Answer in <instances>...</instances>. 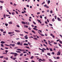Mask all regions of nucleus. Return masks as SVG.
I'll list each match as a JSON object with an SVG mask.
<instances>
[{
  "label": "nucleus",
  "instance_id": "obj_1",
  "mask_svg": "<svg viewBox=\"0 0 62 62\" xmlns=\"http://www.w3.org/2000/svg\"><path fill=\"white\" fill-rule=\"evenodd\" d=\"M45 50H46V49H45L44 48H43L42 49V52H43V53H44V51H45Z\"/></svg>",
  "mask_w": 62,
  "mask_h": 62
},
{
  "label": "nucleus",
  "instance_id": "obj_2",
  "mask_svg": "<svg viewBox=\"0 0 62 62\" xmlns=\"http://www.w3.org/2000/svg\"><path fill=\"white\" fill-rule=\"evenodd\" d=\"M14 56L15 57L16 56H17L18 55V54L17 53H14Z\"/></svg>",
  "mask_w": 62,
  "mask_h": 62
},
{
  "label": "nucleus",
  "instance_id": "obj_3",
  "mask_svg": "<svg viewBox=\"0 0 62 62\" xmlns=\"http://www.w3.org/2000/svg\"><path fill=\"white\" fill-rule=\"evenodd\" d=\"M58 54H57V55H60V54H61V53L60 52H58Z\"/></svg>",
  "mask_w": 62,
  "mask_h": 62
},
{
  "label": "nucleus",
  "instance_id": "obj_4",
  "mask_svg": "<svg viewBox=\"0 0 62 62\" xmlns=\"http://www.w3.org/2000/svg\"><path fill=\"white\" fill-rule=\"evenodd\" d=\"M3 16L4 19H6V14H4L3 15Z\"/></svg>",
  "mask_w": 62,
  "mask_h": 62
},
{
  "label": "nucleus",
  "instance_id": "obj_5",
  "mask_svg": "<svg viewBox=\"0 0 62 62\" xmlns=\"http://www.w3.org/2000/svg\"><path fill=\"white\" fill-rule=\"evenodd\" d=\"M24 38L25 39H28V37H27V35H26L24 37Z\"/></svg>",
  "mask_w": 62,
  "mask_h": 62
},
{
  "label": "nucleus",
  "instance_id": "obj_6",
  "mask_svg": "<svg viewBox=\"0 0 62 62\" xmlns=\"http://www.w3.org/2000/svg\"><path fill=\"white\" fill-rule=\"evenodd\" d=\"M10 45L11 46H12L14 47V46H15V44H10Z\"/></svg>",
  "mask_w": 62,
  "mask_h": 62
},
{
  "label": "nucleus",
  "instance_id": "obj_7",
  "mask_svg": "<svg viewBox=\"0 0 62 62\" xmlns=\"http://www.w3.org/2000/svg\"><path fill=\"white\" fill-rule=\"evenodd\" d=\"M33 29H34V30H36V31H38V30L37 29L35 28H33Z\"/></svg>",
  "mask_w": 62,
  "mask_h": 62
},
{
  "label": "nucleus",
  "instance_id": "obj_8",
  "mask_svg": "<svg viewBox=\"0 0 62 62\" xmlns=\"http://www.w3.org/2000/svg\"><path fill=\"white\" fill-rule=\"evenodd\" d=\"M0 43H2V44H4V43H5V42L3 41H2L0 42Z\"/></svg>",
  "mask_w": 62,
  "mask_h": 62
},
{
  "label": "nucleus",
  "instance_id": "obj_9",
  "mask_svg": "<svg viewBox=\"0 0 62 62\" xmlns=\"http://www.w3.org/2000/svg\"><path fill=\"white\" fill-rule=\"evenodd\" d=\"M22 23L24 24H25V22L23 21L22 22Z\"/></svg>",
  "mask_w": 62,
  "mask_h": 62
},
{
  "label": "nucleus",
  "instance_id": "obj_10",
  "mask_svg": "<svg viewBox=\"0 0 62 62\" xmlns=\"http://www.w3.org/2000/svg\"><path fill=\"white\" fill-rule=\"evenodd\" d=\"M8 23L9 24H12V21H10L8 22Z\"/></svg>",
  "mask_w": 62,
  "mask_h": 62
},
{
  "label": "nucleus",
  "instance_id": "obj_11",
  "mask_svg": "<svg viewBox=\"0 0 62 62\" xmlns=\"http://www.w3.org/2000/svg\"><path fill=\"white\" fill-rule=\"evenodd\" d=\"M57 19L59 21H61V19H60V18H59L57 17Z\"/></svg>",
  "mask_w": 62,
  "mask_h": 62
},
{
  "label": "nucleus",
  "instance_id": "obj_12",
  "mask_svg": "<svg viewBox=\"0 0 62 62\" xmlns=\"http://www.w3.org/2000/svg\"><path fill=\"white\" fill-rule=\"evenodd\" d=\"M39 61H42L43 62V60H42V59H39Z\"/></svg>",
  "mask_w": 62,
  "mask_h": 62
},
{
  "label": "nucleus",
  "instance_id": "obj_13",
  "mask_svg": "<svg viewBox=\"0 0 62 62\" xmlns=\"http://www.w3.org/2000/svg\"><path fill=\"white\" fill-rule=\"evenodd\" d=\"M24 45H26V46H28V44L26 43H24L23 44Z\"/></svg>",
  "mask_w": 62,
  "mask_h": 62
},
{
  "label": "nucleus",
  "instance_id": "obj_14",
  "mask_svg": "<svg viewBox=\"0 0 62 62\" xmlns=\"http://www.w3.org/2000/svg\"><path fill=\"white\" fill-rule=\"evenodd\" d=\"M21 51H22V52H25V50L24 49H21Z\"/></svg>",
  "mask_w": 62,
  "mask_h": 62
},
{
  "label": "nucleus",
  "instance_id": "obj_15",
  "mask_svg": "<svg viewBox=\"0 0 62 62\" xmlns=\"http://www.w3.org/2000/svg\"><path fill=\"white\" fill-rule=\"evenodd\" d=\"M15 31H16V32H20V31H18V30H15Z\"/></svg>",
  "mask_w": 62,
  "mask_h": 62
},
{
  "label": "nucleus",
  "instance_id": "obj_16",
  "mask_svg": "<svg viewBox=\"0 0 62 62\" xmlns=\"http://www.w3.org/2000/svg\"><path fill=\"white\" fill-rule=\"evenodd\" d=\"M16 52H17V53H21V52L20 51H17V50H16Z\"/></svg>",
  "mask_w": 62,
  "mask_h": 62
},
{
  "label": "nucleus",
  "instance_id": "obj_17",
  "mask_svg": "<svg viewBox=\"0 0 62 62\" xmlns=\"http://www.w3.org/2000/svg\"><path fill=\"white\" fill-rule=\"evenodd\" d=\"M17 51H21V49H17Z\"/></svg>",
  "mask_w": 62,
  "mask_h": 62
},
{
  "label": "nucleus",
  "instance_id": "obj_18",
  "mask_svg": "<svg viewBox=\"0 0 62 62\" xmlns=\"http://www.w3.org/2000/svg\"><path fill=\"white\" fill-rule=\"evenodd\" d=\"M49 49L50 50V51H52V52L53 51V50H52V49L51 48H49Z\"/></svg>",
  "mask_w": 62,
  "mask_h": 62
},
{
  "label": "nucleus",
  "instance_id": "obj_19",
  "mask_svg": "<svg viewBox=\"0 0 62 62\" xmlns=\"http://www.w3.org/2000/svg\"><path fill=\"white\" fill-rule=\"evenodd\" d=\"M50 3V0H48V1L47 3L48 4H49Z\"/></svg>",
  "mask_w": 62,
  "mask_h": 62
},
{
  "label": "nucleus",
  "instance_id": "obj_20",
  "mask_svg": "<svg viewBox=\"0 0 62 62\" xmlns=\"http://www.w3.org/2000/svg\"><path fill=\"white\" fill-rule=\"evenodd\" d=\"M12 14L13 15H14V14H15V13H14V12H12Z\"/></svg>",
  "mask_w": 62,
  "mask_h": 62
},
{
  "label": "nucleus",
  "instance_id": "obj_21",
  "mask_svg": "<svg viewBox=\"0 0 62 62\" xmlns=\"http://www.w3.org/2000/svg\"><path fill=\"white\" fill-rule=\"evenodd\" d=\"M49 61L51 62H53L52 61V59H49Z\"/></svg>",
  "mask_w": 62,
  "mask_h": 62
},
{
  "label": "nucleus",
  "instance_id": "obj_22",
  "mask_svg": "<svg viewBox=\"0 0 62 62\" xmlns=\"http://www.w3.org/2000/svg\"><path fill=\"white\" fill-rule=\"evenodd\" d=\"M47 55H49V56H51V54H50V53H48L47 54Z\"/></svg>",
  "mask_w": 62,
  "mask_h": 62
},
{
  "label": "nucleus",
  "instance_id": "obj_23",
  "mask_svg": "<svg viewBox=\"0 0 62 62\" xmlns=\"http://www.w3.org/2000/svg\"><path fill=\"white\" fill-rule=\"evenodd\" d=\"M0 31L1 32H3L4 31V30H3V29H1L0 30Z\"/></svg>",
  "mask_w": 62,
  "mask_h": 62
},
{
  "label": "nucleus",
  "instance_id": "obj_24",
  "mask_svg": "<svg viewBox=\"0 0 62 62\" xmlns=\"http://www.w3.org/2000/svg\"><path fill=\"white\" fill-rule=\"evenodd\" d=\"M4 58V56H0V58Z\"/></svg>",
  "mask_w": 62,
  "mask_h": 62
},
{
  "label": "nucleus",
  "instance_id": "obj_25",
  "mask_svg": "<svg viewBox=\"0 0 62 62\" xmlns=\"http://www.w3.org/2000/svg\"><path fill=\"white\" fill-rule=\"evenodd\" d=\"M17 44L18 45H20V42H17Z\"/></svg>",
  "mask_w": 62,
  "mask_h": 62
},
{
  "label": "nucleus",
  "instance_id": "obj_26",
  "mask_svg": "<svg viewBox=\"0 0 62 62\" xmlns=\"http://www.w3.org/2000/svg\"><path fill=\"white\" fill-rule=\"evenodd\" d=\"M0 2L1 3H4V1H3L0 0Z\"/></svg>",
  "mask_w": 62,
  "mask_h": 62
},
{
  "label": "nucleus",
  "instance_id": "obj_27",
  "mask_svg": "<svg viewBox=\"0 0 62 62\" xmlns=\"http://www.w3.org/2000/svg\"><path fill=\"white\" fill-rule=\"evenodd\" d=\"M37 21H38V23H39L40 22H41L39 20L37 19Z\"/></svg>",
  "mask_w": 62,
  "mask_h": 62
},
{
  "label": "nucleus",
  "instance_id": "obj_28",
  "mask_svg": "<svg viewBox=\"0 0 62 62\" xmlns=\"http://www.w3.org/2000/svg\"><path fill=\"white\" fill-rule=\"evenodd\" d=\"M5 52L6 53H7L8 52V51L7 50H6L5 51Z\"/></svg>",
  "mask_w": 62,
  "mask_h": 62
},
{
  "label": "nucleus",
  "instance_id": "obj_29",
  "mask_svg": "<svg viewBox=\"0 0 62 62\" xmlns=\"http://www.w3.org/2000/svg\"><path fill=\"white\" fill-rule=\"evenodd\" d=\"M1 47H4V45H3V44H1Z\"/></svg>",
  "mask_w": 62,
  "mask_h": 62
},
{
  "label": "nucleus",
  "instance_id": "obj_30",
  "mask_svg": "<svg viewBox=\"0 0 62 62\" xmlns=\"http://www.w3.org/2000/svg\"><path fill=\"white\" fill-rule=\"evenodd\" d=\"M16 59V57H14L13 58H12V59L14 60H15V59Z\"/></svg>",
  "mask_w": 62,
  "mask_h": 62
},
{
  "label": "nucleus",
  "instance_id": "obj_31",
  "mask_svg": "<svg viewBox=\"0 0 62 62\" xmlns=\"http://www.w3.org/2000/svg\"><path fill=\"white\" fill-rule=\"evenodd\" d=\"M20 45L21 46L23 45V43L21 42V43H20Z\"/></svg>",
  "mask_w": 62,
  "mask_h": 62
},
{
  "label": "nucleus",
  "instance_id": "obj_32",
  "mask_svg": "<svg viewBox=\"0 0 62 62\" xmlns=\"http://www.w3.org/2000/svg\"><path fill=\"white\" fill-rule=\"evenodd\" d=\"M34 39H35V40H38V39L37 38H34Z\"/></svg>",
  "mask_w": 62,
  "mask_h": 62
},
{
  "label": "nucleus",
  "instance_id": "obj_33",
  "mask_svg": "<svg viewBox=\"0 0 62 62\" xmlns=\"http://www.w3.org/2000/svg\"><path fill=\"white\" fill-rule=\"evenodd\" d=\"M14 54V53L12 52L10 53L11 54Z\"/></svg>",
  "mask_w": 62,
  "mask_h": 62
},
{
  "label": "nucleus",
  "instance_id": "obj_34",
  "mask_svg": "<svg viewBox=\"0 0 62 62\" xmlns=\"http://www.w3.org/2000/svg\"><path fill=\"white\" fill-rule=\"evenodd\" d=\"M58 44L59 45V46H60V47H62V46H61V45L60 44H59V43H58Z\"/></svg>",
  "mask_w": 62,
  "mask_h": 62
},
{
  "label": "nucleus",
  "instance_id": "obj_35",
  "mask_svg": "<svg viewBox=\"0 0 62 62\" xmlns=\"http://www.w3.org/2000/svg\"><path fill=\"white\" fill-rule=\"evenodd\" d=\"M32 32L33 33H34V34H35V31H32Z\"/></svg>",
  "mask_w": 62,
  "mask_h": 62
},
{
  "label": "nucleus",
  "instance_id": "obj_36",
  "mask_svg": "<svg viewBox=\"0 0 62 62\" xmlns=\"http://www.w3.org/2000/svg\"><path fill=\"white\" fill-rule=\"evenodd\" d=\"M33 57H34V56H32L30 58L31 59H32Z\"/></svg>",
  "mask_w": 62,
  "mask_h": 62
},
{
  "label": "nucleus",
  "instance_id": "obj_37",
  "mask_svg": "<svg viewBox=\"0 0 62 62\" xmlns=\"http://www.w3.org/2000/svg\"><path fill=\"white\" fill-rule=\"evenodd\" d=\"M8 34H12V33H11V32H9L8 33Z\"/></svg>",
  "mask_w": 62,
  "mask_h": 62
},
{
  "label": "nucleus",
  "instance_id": "obj_38",
  "mask_svg": "<svg viewBox=\"0 0 62 62\" xmlns=\"http://www.w3.org/2000/svg\"><path fill=\"white\" fill-rule=\"evenodd\" d=\"M28 44H29V45H30V44H31V43H30L29 42H28Z\"/></svg>",
  "mask_w": 62,
  "mask_h": 62
},
{
  "label": "nucleus",
  "instance_id": "obj_39",
  "mask_svg": "<svg viewBox=\"0 0 62 62\" xmlns=\"http://www.w3.org/2000/svg\"><path fill=\"white\" fill-rule=\"evenodd\" d=\"M5 45H6V46H10L9 45H8L7 44H5Z\"/></svg>",
  "mask_w": 62,
  "mask_h": 62
},
{
  "label": "nucleus",
  "instance_id": "obj_40",
  "mask_svg": "<svg viewBox=\"0 0 62 62\" xmlns=\"http://www.w3.org/2000/svg\"><path fill=\"white\" fill-rule=\"evenodd\" d=\"M44 7H47V5H46V4H45V5H44Z\"/></svg>",
  "mask_w": 62,
  "mask_h": 62
},
{
  "label": "nucleus",
  "instance_id": "obj_41",
  "mask_svg": "<svg viewBox=\"0 0 62 62\" xmlns=\"http://www.w3.org/2000/svg\"><path fill=\"white\" fill-rule=\"evenodd\" d=\"M49 25H50V26H53V25H52V24H49Z\"/></svg>",
  "mask_w": 62,
  "mask_h": 62
},
{
  "label": "nucleus",
  "instance_id": "obj_42",
  "mask_svg": "<svg viewBox=\"0 0 62 62\" xmlns=\"http://www.w3.org/2000/svg\"><path fill=\"white\" fill-rule=\"evenodd\" d=\"M52 21L53 22H54V19L53 18L52 19Z\"/></svg>",
  "mask_w": 62,
  "mask_h": 62
},
{
  "label": "nucleus",
  "instance_id": "obj_43",
  "mask_svg": "<svg viewBox=\"0 0 62 62\" xmlns=\"http://www.w3.org/2000/svg\"><path fill=\"white\" fill-rule=\"evenodd\" d=\"M5 49H8V48L7 47H5Z\"/></svg>",
  "mask_w": 62,
  "mask_h": 62
},
{
  "label": "nucleus",
  "instance_id": "obj_44",
  "mask_svg": "<svg viewBox=\"0 0 62 62\" xmlns=\"http://www.w3.org/2000/svg\"><path fill=\"white\" fill-rule=\"evenodd\" d=\"M33 23H34V24H36V23L34 22V21L33 22Z\"/></svg>",
  "mask_w": 62,
  "mask_h": 62
},
{
  "label": "nucleus",
  "instance_id": "obj_45",
  "mask_svg": "<svg viewBox=\"0 0 62 62\" xmlns=\"http://www.w3.org/2000/svg\"><path fill=\"white\" fill-rule=\"evenodd\" d=\"M5 59H6V60H8V57H7L5 58Z\"/></svg>",
  "mask_w": 62,
  "mask_h": 62
},
{
  "label": "nucleus",
  "instance_id": "obj_46",
  "mask_svg": "<svg viewBox=\"0 0 62 62\" xmlns=\"http://www.w3.org/2000/svg\"><path fill=\"white\" fill-rule=\"evenodd\" d=\"M59 42H60V43L61 44H62V41H59Z\"/></svg>",
  "mask_w": 62,
  "mask_h": 62
},
{
  "label": "nucleus",
  "instance_id": "obj_47",
  "mask_svg": "<svg viewBox=\"0 0 62 62\" xmlns=\"http://www.w3.org/2000/svg\"><path fill=\"white\" fill-rule=\"evenodd\" d=\"M5 24L6 26H8V24L5 23Z\"/></svg>",
  "mask_w": 62,
  "mask_h": 62
},
{
  "label": "nucleus",
  "instance_id": "obj_48",
  "mask_svg": "<svg viewBox=\"0 0 62 62\" xmlns=\"http://www.w3.org/2000/svg\"><path fill=\"white\" fill-rule=\"evenodd\" d=\"M28 29H29V30H31V28L29 27L28 28Z\"/></svg>",
  "mask_w": 62,
  "mask_h": 62
},
{
  "label": "nucleus",
  "instance_id": "obj_49",
  "mask_svg": "<svg viewBox=\"0 0 62 62\" xmlns=\"http://www.w3.org/2000/svg\"><path fill=\"white\" fill-rule=\"evenodd\" d=\"M48 44H49V45H50V46H52V44H50V43H49Z\"/></svg>",
  "mask_w": 62,
  "mask_h": 62
},
{
  "label": "nucleus",
  "instance_id": "obj_50",
  "mask_svg": "<svg viewBox=\"0 0 62 62\" xmlns=\"http://www.w3.org/2000/svg\"><path fill=\"white\" fill-rule=\"evenodd\" d=\"M16 26L18 27H20V26L19 25H16Z\"/></svg>",
  "mask_w": 62,
  "mask_h": 62
},
{
  "label": "nucleus",
  "instance_id": "obj_51",
  "mask_svg": "<svg viewBox=\"0 0 62 62\" xmlns=\"http://www.w3.org/2000/svg\"><path fill=\"white\" fill-rule=\"evenodd\" d=\"M23 55V54H20V56H22Z\"/></svg>",
  "mask_w": 62,
  "mask_h": 62
},
{
  "label": "nucleus",
  "instance_id": "obj_52",
  "mask_svg": "<svg viewBox=\"0 0 62 62\" xmlns=\"http://www.w3.org/2000/svg\"><path fill=\"white\" fill-rule=\"evenodd\" d=\"M56 58L57 59H59V57H56Z\"/></svg>",
  "mask_w": 62,
  "mask_h": 62
},
{
  "label": "nucleus",
  "instance_id": "obj_53",
  "mask_svg": "<svg viewBox=\"0 0 62 62\" xmlns=\"http://www.w3.org/2000/svg\"><path fill=\"white\" fill-rule=\"evenodd\" d=\"M37 15H38V14H40V12H37Z\"/></svg>",
  "mask_w": 62,
  "mask_h": 62
},
{
  "label": "nucleus",
  "instance_id": "obj_54",
  "mask_svg": "<svg viewBox=\"0 0 62 62\" xmlns=\"http://www.w3.org/2000/svg\"><path fill=\"white\" fill-rule=\"evenodd\" d=\"M45 3V2H43L42 3V5H43V4H44Z\"/></svg>",
  "mask_w": 62,
  "mask_h": 62
},
{
  "label": "nucleus",
  "instance_id": "obj_55",
  "mask_svg": "<svg viewBox=\"0 0 62 62\" xmlns=\"http://www.w3.org/2000/svg\"><path fill=\"white\" fill-rule=\"evenodd\" d=\"M46 8H49V6H46Z\"/></svg>",
  "mask_w": 62,
  "mask_h": 62
},
{
  "label": "nucleus",
  "instance_id": "obj_56",
  "mask_svg": "<svg viewBox=\"0 0 62 62\" xmlns=\"http://www.w3.org/2000/svg\"><path fill=\"white\" fill-rule=\"evenodd\" d=\"M13 6H17V4H15L14 3V4L13 5Z\"/></svg>",
  "mask_w": 62,
  "mask_h": 62
},
{
  "label": "nucleus",
  "instance_id": "obj_57",
  "mask_svg": "<svg viewBox=\"0 0 62 62\" xmlns=\"http://www.w3.org/2000/svg\"><path fill=\"white\" fill-rule=\"evenodd\" d=\"M54 17L55 18V19H56V16H54Z\"/></svg>",
  "mask_w": 62,
  "mask_h": 62
},
{
  "label": "nucleus",
  "instance_id": "obj_58",
  "mask_svg": "<svg viewBox=\"0 0 62 62\" xmlns=\"http://www.w3.org/2000/svg\"><path fill=\"white\" fill-rule=\"evenodd\" d=\"M46 49L47 50H49V48L48 47H46Z\"/></svg>",
  "mask_w": 62,
  "mask_h": 62
},
{
  "label": "nucleus",
  "instance_id": "obj_59",
  "mask_svg": "<svg viewBox=\"0 0 62 62\" xmlns=\"http://www.w3.org/2000/svg\"><path fill=\"white\" fill-rule=\"evenodd\" d=\"M54 44H56V45H57V43H56V42H54Z\"/></svg>",
  "mask_w": 62,
  "mask_h": 62
},
{
  "label": "nucleus",
  "instance_id": "obj_60",
  "mask_svg": "<svg viewBox=\"0 0 62 62\" xmlns=\"http://www.w3.org/2000/svg\"><path fill=\"white\" fill-rule=\"evenodd\" d=\"M16 14H18V12H17V11H16Z\"/></svg>",
  "mask_w": 62,
  "mask_h": 62
},
{
  "label": "nucleus",
  "instance_id": "obj_61",
  "mask_svg": "<svg viewBox=\"0 0 62 62\" xmlns=\"http://www.w3.org/2000/svg\"><path fill=\"white\" fill-rule=\"evenodd\" d=\"M41 35L42 36H44V35H43V34H41Z\"/></svg>",
  "mask_w": 62,
  "mask_h": 62
},
{
  "label": "nucleus",
  "instance_id": "obj_62",
  "mask_svg": "<svg viewBox=\"0 0 62 62\" xmlns=\"http://www.w3.org/2000/svg\"><path fill=\"white\" fill-rule=\"evenodd\" d=\"M52 12H53V11H52L51 10L50 11V13H52Z\"/></svg>",
  "mask_w": 62,
  "mask_h": 62
},
{
  "label": "nucleus",
  "instance_id": "obj_63",
  "mask_svg": "<svg viewBox=\"0 0 62 62\" xmlns=\"http://www.w3.org/2000/svg\"><path fill=\"white\" fill-rule=\"evenodd\" d=\"M24 32H25V33H26V34H28V32H26L25 31H24Z\"/></svg>",
  "mask_w": 62,
  "mask_h": 62
},
{
  "label": "nucleus",
  "instance_id": "obj_64",
  "mask_svg": "<svg viewBox=\"0 0 62 62\" xmlns=\"http://www.w3.org/2000/svg\"><path fill=\"white\" fill-rule=\"evenodd\" d=\"M20 35L21 36H23V34H20Z\"/></svg>",
  "mask_w": 62,
  "mask_h": 62
}]
</instances>
